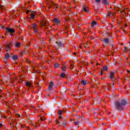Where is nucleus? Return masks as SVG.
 Instances as JSON below:
<instances>
[{"instance_id": "nucleus-13", "label": "nucleus", "mask_w": 130, "mask_h": 130, "mask_svg": "<svg viewBox=\"0 0 130 130\" xmlns=\"http://www.w3.org/2000/svg\"><path fill=\"white\" fill-rule=\"evenodd\" d=\"M103 2L106 6L109 4V0H103Z\"/></svg>"}, {"instance_id": "nucleus-25", "label": "nucleus", "mask_w": 130, "mask_h": 130, "mask_svg": "<svg viewBox=\"0 0 130 130\" xmlns=\"http://www.w3.org/2000/svg\"><path fill=\"white\" fill-rule=\"evenodd\" d=\"M74 124L75 125H79V124H80V121H76L74 122Z\"/></svg>"}, {"instance_id": "nucleus-19", "label": "nucleus", "mask_w": 130, "mask_h": 130, "mask_svg": "<svg viewBox=\"0 0 130 130\" xmlns=\"http://www.w3.org/2000/svg\"><path fill=\"white\" fill-rule=\"evenodd\" d=\"M26 86H27V87H31V86H32V84L29 82H27L26 83Z\"/></svg>"}, {"instance_id": "nucleus-44", "label": "nucleus", "mask_w": 130, "mask_h": 130, "mask_svg": "<svg viewBox=\"0 0 130 130\" xmlns=\"http://www.w3.org/2000/svg\"><path fill=\"white\" fill-rule=\"evenodd\" d=\"M31 107H32V108H35H35L34 107V106H31Z\"/></svg>"}, {"instance_id": "nucleus-28", "label": "nucleus", "mask_w": 130, "mask_h": 130, "mask_svg": "<svg viewBox=\"0 0 130 130\" xmlns=\"http://www.w3.org/2000/svg\"><path fill=\"white\" fill-rule=\"evenodd\" d=\"M74 67L75 66L74 65H73V64H71L70 67V69H71V70H73L74 69Z\"/></svg>"}, {"instance_id": "nucleus-45", "label": "nucleus", "mask_w": 130, "mask_h": 130, "mask_svg": "<svg viewBox=\"0 0 130 130\" xmlns=\"http://www.w3.org/2000/svg\"><path fill=\"white\" fill-rule=\"evenodd\" d=\"M43 25L44 26H45V23H44Z\"/></svg>"}, {"instance_id": "nucleus-49", "label": "nucleus", "mask_w": 130, "mask_h": 130, "mask_svg": "<svg viewBox=\"0 0 130 130\" xmlns=\"http://www.w3.org/2000/svg\"><path fill=\"white\" fill-rule=\"evenodd\" d=\"M76 52H74V54H76Z\"/></svg>"}, {"instance_id": "nucleus-37", "label": "nucleus", "mask_w": 130, "mask_h": 130, "mask_svg": "<svg viewBox=\"0 0 130 130\" xmlns=\"http://www.w3.org/2000/svg\"><path fill=\"white\" fill-rule=\"evenodd\" d=\"M127 73H130V71L129 70H127Z\"/></svg>"}, {"instance_id": "nucleus-34", "label": "nucleus", "mask_w": 130, "mask_h": 130, "mask_svg": "<svg viewBox=\"0 0 130 130\" xmlns=\"http://www.w3.org/2000/svg\"><path fill=\"white\" fill-rule=\"evenodd\" d=\"M61 118H62V116H61V115L59 116V119H61Z\"/></svg>"}, {"instance_id": "nucleus-46", "label": "nucleus", "mask_w": 130, "mask_h": 130, "mask_svg": "<svg viewBox=\"0 0 130 130\" xmlns=\"http://www.w3.org/2000/svg\"><path fill=\"white\" fill-rule=\"evenodd\" d=\"M2 93V90L0 89V94Z\"/></svg>"}, {"instance_id": "nucleus-52", "label": "nucleus", "mask_w": 130, "mask_h": 130, "mask_svg": "<svg viewBox=\"0 0 130 130\" xmlns=\"http://www.w3.org/2000/svg\"><path fill=\"white\" fill-rule=\"evenodd\" d=\"M63 124H64V123H63Z\"/></svg>"}, {"instance_id": "nucleus-33", "label": "nucleus", "mask_w": 130, "mask_h": 130, "mask_svg": "<svg viewBox=\"0 0 130 130\" xmlns=\"http://www.w3.org/2000/svg\"><path fill=\"white\" fill-rule=\"evenodd\" d=\"M4 84V81L0 80V86H2Z\"/></svg>"}, {"instance_id": "nucleus-30", "label": "nucleus", "mask_w": 130, "mask_h": 130, "mask_svg": "<svg viewBox=\"0 0 130 130\" xmlns=\"http://www.w3.org/2000/svg\"><path fill=\"white\" fill-rule=\"evenodd\" d=\"M95 3L99 4V3H101V0H95Z\"/></svg>"}, {"instance_id": "nucleus-8", "label": "nucleus", "mask_w": 130, "mask_h": 130, "mask_svg": "<svg viewBox=\"0 0 130 130\" xmlns=\"http://www.w3.org/2000/svg\"><path fill=\"white\" fill-rule=\"evenodd\" d=\"M52 87H53V82H51L49 84V90H52Z\"/></svg>"}, {"instance_id": "nucleus-24", "label": "nucleus", "mask_w": 130, "mask_h": 130, "mask_svg": "<svg viewBox=\"0 0 130 130\" xmlns=\"http://www.w3.org/2000/svg\"><path fill=\"white\" fill-rule=\"evenodd\" d=\"M32 28V29L35 28H37V24H36V23H34Z\"/></svg>"}, {"instance_id": "nucleus-16", "label": "nucleus", "mask_w": 130, "mask_h": 130, "mask_svg": "<svg viewBox=\"0 0 130 130\" xmlns=\"http://www.w3.org/2000/svg\"><path fill=\"white\" fill-rule=\"evenodd\" d=\"M19 15L17 14V12H14L13 14H12V17L13 18H15V17H18Z\"/></svg>"}, {"instance_id": "nucleus-4", "label": "nucleus", "mask_w": 130, "mask_h": 130, "mask_svg": "<svg viewBox=\"0 0 130 130\" xmlns=\"http://www.w3.org/2000/svg\"><path fill=\"white\" fill-rule=\"evenodd\" d=\"M12 46H13L12 44V42H9L6 46V48L7 50H11L12 49Z\"/></svg>"}, {"instance_id": "nucleus-6", "label": "nucleus", "mask_w": 130, "mask_h": 130, "mask_svg": "<svg viewBox=\"0 0 130 130\" xmlns=\"http://www.w3.org/2000/svg\"><path fill=\"white\" fill-rule=\"evenodd\" d=\"M6 52L7 53L5 54V58L6 59H9L10 58V54L9 53V50H7Z\"/></svg>"}, {"instance_id": "nucleus-15", "label": "nucleus", "mask_w": 130, "mask_h": 130, "mask_svg": "<svg viewBox=\"0 0 130 130\" xmlns=\"http://www.w3.org/2000/svg\"><path fill=\"white\" fill-rule=\"evenodd\" d=\"M87 83V81H85L84 80H82L81 81V85H84L85 86Z\"/></svg>"}, {"instance_id": "nucleus-27", "label": "nucleus", "mask_w": 130, "mask_h": 130, "mask_svg": "<svg viewBox=\"0 0 130 130\" xmlns=\"http://www.w3.org/2000/svg\"><path fill=\"white\" fill-rule=\"evenodd\" d=\"M61 70L63 72H65L66 71V69H67V67H66V66L63 67V68H61Z\"/></svg>"}, {"instance_id": "nucleus-11", "label": "nucleus", "mask_w": 130, "mask_h": 130, "mask_svg": "<svg viewBox=\"0 0 130 130\" xmlns=\"http://www.w3.org/2000/svg\"><path fill=\"white\" fill-rule=\"evenodd\" d=\"M120 14L122 15L124 17H125L126 12H125V9H124L123 11H120Z\"/></svg>"}, {"instance_id": "nucleus-43", "label": "nucleus", "mask_w": 130, "mask_h": 130, "mask_svg": "<svg viewBox=\"0 0 130 130\" xmlns=\"http://www.w3.org/2000/svg\"><path fill=\"white\" fill-rule=\"evenodd\" d=\"M48 8L49 9H50L51 8V6H49Z\"/></svg>"}, {"instance_id": "nucleus-40", "label": "nucleus", "mask_w": 130, "mask_h": 130, "mask_svg": "<svg viewBox=\"0 0 130 130\" xmlns=\"http://www.w3.org/2000/svg\"><path fill=\"white\" fill-rule=\"evenodd\" d=\"M37 126H38L37 125H35L34 126V127H37Z\"/></svg>"}, {"instance_id": "nucleus-2", "label": "nucleus", "mask_w": 130, "mask_h": 130, "mask_svg": "<svg viewBox=\"0 0 130 130\" xmlns=\"http://www.w3.org/2000/svg\"><path fill=\"white\" fill-rule=\"evenodd\" d=\"M115 75V72H111L110 74L109 78L111 79V81H115V77L114 76Z\"/></svg>"}, {"instance_id": "nucleus-22", "label": "nucleus", "mask_w": 130, "mask_h": 130, "mask_svg": "<svg viewBox=\"0 0 130 130\" xmlns=\"http://www.w3.org/2000/svg\"><path fill=\"white\" fill-rule=\"evenodd\" d=\"M60 77L61 78H64L66 77V74H64V73H61Z\"/></svg>"}, {"instance_id": "nucleus-38", "label": "nucleus", "mask_w": 130, "mask_h": 130, "mask_svg": "<svg viewBox=\"0 0 130 130\" xmlns=\"http://www.w3.org/2000/svg\"><path fill=\"white\" fill-rule=\"evenodd\" d=\"M41 121H43V118H41Z\"/></svg>"}, {"instance_id": "nucleus-21", "label": "nucleus", "mask_w": 130, "mask_h": 130, "mask_svg": "<svg viewBox=\"0 0 130 130\" xmlns=\"http://www.w3.org/2000/svg\"><path fill=\"white\" fill-rule=\"evenodd\" d=\"M58 115H61L62 114V111L60 110H58Z\"/></svg>"}, {"instance_id": "nucleus-23", "label": "nucleus", "mask_w": 130, "mask_h": 130, "mask_svg": "<svg viewBox=\"0 0 130 130\" xmlns=\"http://www.w3.org/2000/svg\"><path fill=\"white\" fill-rule=\"evenodd\" d=\"M115 13L113 12V13H110L108 14V16L110 17V16H115Z\"/></svg>"}, {"instance_id": "nucleus-1", "label": "nucleus", "mask_w": 130, "mask_h": 130, "mask_svg": "<svg viewBox=\"0 0 130 130\" xmlns=\"http://www.w3.org/2000/svg\"><path fill=\"white\" fill-rule=\"evenodd\" d=\"M115 105L117 109H122L123 106H125V105H126V101L122 100L121 103H120L119 102H116L115 103Z\"/></svg>"}, {"instance_id": "nucleus-3", "label": "nucleus", "mask_w": 130, "mask_h": 130, "mask_svg": "<svg viewBox=\"0 0 130 130\" xmlns=\"http://www.w3.org/2000/svg\"><path fill=\"white\" fill-rule=\"evenodd\" d=\"M108 67H107V66H104L103 67V69H101V76H103V72L108 71Z\"/></svg>"}, {"instance_id": "nucleus-29", "label": "nucleus", "mask_w": 130, "mask_h": 130, "mask_svg": "<svg viewBox=\"0 0 130 130\" xmlns=\"http://www.w3.org/2000/svg\"><path fill=\"white\" fill-rule=\"evenodd\" d=\"M55 68H59V64L55 63Z\"/></svg>"}, {"instance_id": "nucleus-5", "label": "nucleus", "mask_w": 130, "mask_h": 130, "mask_svg": "<svg viewBox=\"0 0 130 130\" xmlns=\"http://www.w3.org/2000/svg\"><path fill=\"white\" fill-rule=\"evenodd\" d=\"M6 30L9 32V33H15V29L14 28H9V27H7Z\"/></svg>"}, {"instance_id": "nucleus-32", "label": "nucleus", "mask_w": 130, "mask_h": 130, "mask_svg": "<svg viewBox=\"0 0 130 130\" xmlns=\"http://www.w3.org/2000/svg\"><path fill=\"white\" fill-rule=\"evenodd\" d=\"M83 66H87L88 62H83Z\"/></svg>"}, {"instance_id": "nucleus-47", "label": "nucleus", "mask_w": 130, "mask_h": 130, "mask_svg": "<svg viewBox=\"0 0 130 130\" xmlns=\"http://www.w3.org/2000/svg\"><path fill=\"white\" fill-rule=\"evenodd\" d=\"M5 35H6V36L8 35V34H7V33H6V34H5Z\"/></svg>"}, {"instance_id": "nucleus-41", "label": "nucleus", "mask_w": 130, "mask_h": 130, "mask_svg": "<svg viewBox=\"0 0 130 130\" xmlns=\"http://www.w3.org/2000/svg\"><path fill=\"white\" fill-rule=\"evenodd\" d=\"M127 24H125V27H127Z\"/></svg>"}, {"instance_id": "nucleus-17", "label": "nucleus", "mask_w": 130, "mask_h": 130, "mask_svg": "<svg viewBox=\"0 0 130 130\" xmlns=\"http://www.w3.org/2000/svg\"><path fill=\"white\" fill-rule=\"evenodd\" d=\"M20 45L21 44L19 42H16L15 45V47H20Z\"/></svg>"}, {"instance_id": "nucleus-31", "label": "nucleus", "mask_w": 130, "mask_h": 130, "mask_svg": "<svg viewBox=\"0 0 130 130\" xmlns=\"http://www.w3.org/2000/svg\"><path fill=\"white\" fill-rule=\"evenodd\" d=\"M56 123L57 125H59V123H60V122H59V121H56Z\"/></svg>"}, {"instance_id": "nucleus-10", "label": "nucleus", "mask_w": 130, "mask_h": 130, "mask_svg": "<svg viewBox=\"0 0 130 130\" xmlns=\"http://www.w3.org/2000/svg\"><path fill=\"white\" fill-rule=\"evenodd\" d=\"M104 42L106 44H109V39H107V38H104Z\"/></svg>"}, {"instance_id": "nucleus-18", "label": "nucleus", "mask_w": 130, "mask_h": 130, "mask_svg": "<svg viewBox=\"0 0 130 130\" xmlns=\"http://www.w3.org/2000/svg\"><path fill=\"white\" fill-rule=\"evenodd\" d=\"M12 59L14 60H17V59H18V56H17V55H13L12 56Z\"/></svg>"}, {"instance_id": "nucleus-35", "label": "nucleus", "mask_w": 130, "mask_h": 130, "mask_svg": "<svg viewBox=\"0 0 130 130\" xmlns=\"http://www.w3.org/2000/svg\"><path fill=\"white\" fill-rule=\"evenodd\" d=\"M29 12H30L29 10H27V11H26V14H29Z\"/></svg>"}, {"instance_id": "nucleus-48", "label": "nucleus", "mask_w": 130, "mask_h": 130, "mask_svg": "<svg viewBox=\"0 0 130 130\" xmlns=\"http://www.w3.org/2000/svg\"><path fill=\"white\" fill-rule=\"evenodd\" d=\"M61 45V43H60L59 45Z\"/></svg>"}, {"instance_id": "nucleus-9", "label": "nucleus", "mask_w": 130, "mask_h": 130, "mask_svg": "<svg viewBox=\"0 0 130 130\" xmlns=\"http://www.w3.org/2000/svg\"><path fill=\"white\" fill-rule=\"evenodd\" d=\"M124 52H127V53H129L130 49L126 47H124Z\"/></svg>"}, {"instance_id": "nucleus-42", "label": "nucleus", "mask_w": 130, "mask_h": 130, "mask_svg": "<svg viewBox=\"0 0 130 130\" xmlns=\"http://www.w3.org/2000/svg\"><path fill=\"white\" fill-rule=\"evenodd\" d=\"M56 8L55 9V10H56V9H57V5L56 6Z\"/></svg>"}, {"instance_id": "nucleus-14", "label": "nucleus", "mask_w": 130, "mask_h": 130, "mask_svg": "<svg viewBox=\"0 0 130 130\" xmlns=\"http://www.w3.org/2000/svg\"><path fill=\"white\" fill-rule=\"evenodd\" d=\"M35 17V12H32L30 14V18L34 19Z\"/></svg>"}, {"instance_id": "nucleus-7", "label": "nucleus", "mask_w": 130, "mask_h": 130, "mask_svg": "<svg viewBox=\"0 0 130 130\" xmlns=\"http://www.w3.org/2000/svg\"><path fill=\"white\" fill-rule=\"evenodd\" d=\"M53 21L55 24H60V20L58 18H54Z\"/></svg>"}, {"instance_id": "nucleus-20", "label": "nucleus", "mask_w": 130, "mask_h": 130, "mask_svg": "<svg viewBox=\"0 0 130 130\" xmlns=\"http://www.w3.org/2000/svg\"><path fill=\"white\" fill-rule=\"evenodd\" d=\"M97 24V22H96L95 21H92L91 22V27H94V26H95V25H96Z\"/></svg>"}, {"instance_id": "nucleus-12", "label": "nucleus", "mask_w": 130, "mask_h": 130, "mask_svg": "<svg viewBox=\"0 0 130 130\" xmlns=\"http://www.w3.org/2000/svg\"><path fill=\"white\" fill-rule=\"evenodd\" d=\"M83 10L84 12H85V13H88V7L86 6H83Z\"/></svg>"}, {"instance_id": "nucleus-36", "label": "nucleus", "mask_w": 130, "mask_h": 130, "mask_svg": "<svg viewBox=\"0 0 130 130\" xmlns=\"http://www.w3.org/2000/svg\"><path fill=\"white\" fill-rule=\"evenodd\" d=\"M7 113H8V114H10V113H11V112H10V111H7Z\"/></svg>"}, {"instance_id": "nucleus-39", "label": "nucleus", "mask_w": 130, "mask_h": 130, "mask_svg": "<svg viewBox=\"0 0 130 130\" xmlns=\"http://www.w3.org/2000/svg\"><path fill=\"white\" fill-rule=\"evenodd\" d=\"M3 126V124L2 123H0V127H1V126Z\"/></svg>"}, {"instance_id": "nucleus-50", "label": "nucleus", "mask_w": 130, "mask_h": 130, "mask_svg": "<svg viewBox=\"0 0 130 130\" xmlns=\"http://www.w3.org/2000/svg\"><path fill=\"white\" fill-rule=\"evenodd\" d=\"M114 85V83H113V85Z\"/></svg>"}, {"instance_id": "nucleus-26", "label": "nucleus", "mask_w": 130, "mask_h": 130, "mask_svg": "<svg viewBox=\"0 0 130 130\" xmlns=\"http://www.w3.org/2000/svg\"><path fill=\"white\" fill-rule=\"evenodd\" d=\"M34 29V31L35 32V33H37V32H38V30L37 29V27H36L35 28H33Z\"/></svg>"}, {"instance_id": "nucleus-51", "label": "nucleus", "mask_w": 130, "mask_h": 130, "mask_svg": "<svg viewBox=\"0 0 130 130\" xmlns=\"http://www.w3.org/2000/svg\"><path fill=\"white\" fill-rule=\"evenodd\" d=\"M2 38H4V37H2Z\"/></svg>"}, {"instance_id": "nucleus-53", "label": "nucleus", "mask_w": 130, "mask_h": 130, "mask_svg": "<svg viewBox=\"0 0 130 130\" xmlns=\"http://www.w3.org/2000/svg\"><path fill=\"white\" fill-rule=\"evenodd\" d=\"M19 116H20V115H19Z\"/></svg>"}]
</instances>
